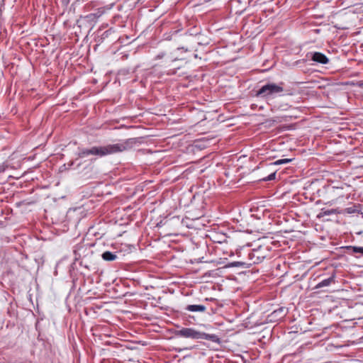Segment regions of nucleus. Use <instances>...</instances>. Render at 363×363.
Wrapping results in <instances>:
<instances>
[{"label":"nucleus","mask_w":363,"mask_h":363,"mask_svg":"<svg viewBox=\"0 0 363 363\" xmlns=\"http://www.w3.org/2000/svg\"><path fill=\"white\" fill-rule=\"evenodd\" d=\"M133 144V139H129L120 143L108 144L104 146H93L90 148H82L79 149L77 156L79 158H83L89 155L104 157L127 150L132 147Z\"/></svg>","instance_id":"1"},{"label":"nucleus","mask_w":363,"mask_h":363,"mask_svg":"<svg viewBox=\"0 0 363 363\" xmlns=\"http://www.w3.org/2000/svg\"><path fill=\"white\" fill-rule=\"evenodd\" d=\"M282 83L279 84L274 83H267L262 86L256 93V96L262 98L274 97L280 94L284 91Z\"/></svg>","instance_id":"2"},{"label":"nucleus","mask_w":363,"mask_h":363,"mask_svg":"<svg viewBox=\"0 0 363 363\" xmlns=\"http://www.w3.org/2000/svg\"><path fill=\"white\" fill-rule=\"evenodd\" d=\"M175 335L177 337L191 338L199 340L201 337V332L191 328H183L181 330L175 331Z\"/></svg>","instance_id":"3"},{"label":"nucleus","mask_w":363,"mask_h":363,"mask_svg":"<svg viewBox=\"0 0 363 363\" xmlns=\"http://www.w3.org/2000/svg\"><path fill=\"white\" fill-rule=\"evenodd\" d=\"M105 7H101L96 10L95 12L89 13L84 17V20L90 24L94 25L98 19L101 17L106 12Z\"/></svg>","instance_id":"4"},{"label":"nucleus","mask_w":363,"mask_h":363,"mask_svg":"<svg viewBox=\"0 0 363 363\" xmlns=\"http://www.w3.org/2000/svg\"><path fill=\"white\" fill-rule=\"evenodd\" d=\"M312 60L318 63L327 64L328 62V58L323 53L315 52L313 53Z\"/></svg>","instance_id":"5"},{"label":"nucleus","mask_w":363,"mask_h":363,"mask_svg":"<svg viewBox=\"0 0 363 363\" xmlns=\"http://www.w3.org/2000/svg\"><path fill=\"white\" fill-rule=\"evenodd\" d=\"M200 339H204V340H210L213 342L220 343V338L216 335H214V334H207V333L201 332Z\"/></svg>","instance_id":"6"},{"label":"nucleus","mask_w":363,"mask_h":363,"mask_svg":"<svg viewBox=\"0 0 363 363\" xmlns=\"http://www.w3.org/2000/svg\"><path fill=\"white\" fill-rule=\"evenodd\" d=\"M335 282V276L332 275L329 278L323 279L320 282H319L316 286L315 289H320L322 287H325L330 286L332 283Z\"/></svg>","instance_id":"7"},{"label":"nucleus","mask_w":363,"mask_h":363,"mask_svg":"<svg viewBox=\"0 0 363 363\" xmlns=\"http://www.w3.org/2000/svg\"><path fill=\"white\" fill-rule=\"evenodd\" d=\"M206 308L203 305H188L186 310L191 312H204Z\"/></svg>","instance_id":"8"},{"label":"nucleus","mask_w":363,"mask_h":363,"mask_svg":"<svg viewBox=\"0 0 363 363\" xmlns=\"http://www.w3.org/2000/svg\"><path fill=\"white\" fill-rule=\"evenodd\" d=\"M257 252V251H255L249 255L251 259L256 257V259L252 261L254 264H257V263L262 262L267 256V250L265 249H263V257H259V256H257L256 255Z\"/></svg>","instance_id":"9"},{"label":"nucleus","mask_w":363,"mask_h":363,"mask_svg":"<svg viewBox=\"0 0 363 363\" xmlns=\"http://www.w3.org/2000/svg\"><path fill=\"white\" fill-rule=\"evenodd\" d=\"M340 212L337 209H321V212L318 214V217L321 218L325 216H330L332 214L340 213Z\"/></svg>","instance_id":"10"},{"label":"nucleus","mask_w":363,"mask_h":363,"mask_svg":"<svg viewBox=\"0 0 363 363\" xmlns=\"http://www.w3.org/2000/svg\"><path fill=\"white\" fill-rule=\"evenodd\" d=\"M101 257L105 261H113L117 258L116 255L109 251L104 252Z\"/></svg>","instance_id":"11"},{"label":"nucleus","mask_w":363,"mask_h":363,"mask_svg":"<svg viewBox=\"0 0 363 363\" xmlns=\"http://www.w3.org/2000/svg\"><path fill=\"white\" fill-rule=\"evenodd\" d=\"M347 249L351 250L352 253H361L363 255V247L348 246Z\"/></svg>","instance_id":"12"},{"label":"nucleus","mask_w":363,"mask_h":363,"mask_svg":"<svg viewBox=\"0 0 363 363\" xmlns=\"http://www.w3.org/2000/svg\"><path fill=\"white\" fill-rule=\"evenodd\" d=\"M292 161V159H281L278 160L274 162V164H286Z\"/></svg>","instance_id":"13"},{"label":"nucleus","mask_w":363,"mask_h":363,"mask_svg":"<svg viewBox=\"0 0 363 363\" xmlns=\"http://www.w3.org/2000/svg\"><path fill=\"white\" fill-rule=\"evenodd\" d=\"M245 264L244 262H233L228 264V267H241Z\"/></svg>","instance_id":"14"},{"label":"nucleus","mask_w":363,"mask_h":363,"mask_svg":"<svg viewBox=\"0 0 363 363\" xmlns=\"http://www.w3.org/2000/svg\"><path fill=\"white\" fill-rule=\"evenodd\" d=\"M275 177H276V173L274 172V173L269 174L267 178H265L264 179L266 180V181H271V180L274 179Z\"/></svg>","instance_id":"15"},{"label":"nucleus","mask_w":363,"mask_h":363,"mask_svg":"<svg viewBox=\"0 0 363 363\" xmlns=\"http://www.w3.org/2000/svg\"><path fill=\"white\" fill-rule=\"evenodd\" d=\"M7 168V164L2 163L0 164V173L4 172Z\"/></svg>","instance_id":"16"}]
</instances>
